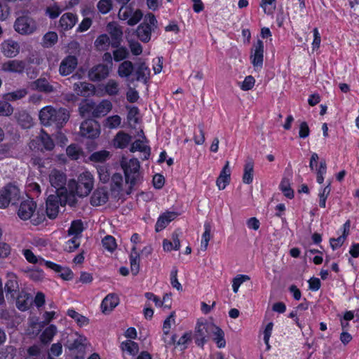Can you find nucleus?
<instances>
[{"label": "nucleus", "mask_w": 359, "mask_h": 359, "mask_svg": "<svg viewBox=\"0 0 359 359\" xmlns=\"http://www.w3.org/2000/svg\"><path fill=\"white\" fill-rule=\"evenodd\" d=\"M231 170L229 168V162L226 161L219 177L216 180V185L219 190H223L230 182Z\"/></svg>", "instance_id": "nucleus-22"}, {"label": "nucleus", "mask_w": 359, "mask_h": 359, "mask_svg": "<svg viewBox=\"0 0 359 359\" xmlns=\"http://www.w3.org/2000/svg\"><path fill=\"white\" fill-rule=\"evenodd\" d=\"M13 28L21 35H30L38 29L36 21L28 13H23L14 22Z\"/></svg>", "instance_id": "nucleus-5"}, {"label": "nucleus", "mask_w": 359, "mask_h": 359, "mask_svg": "<svg viewBox=\"0 0 359 359\" xmlns=\"http://www.w3.org/2000/svg\"><path fill=\"white\" fill-rule=\"evenodd\" d=\"M177 217V213L175 212H166L160 215L158 217L155 229L157 232L164 229L167 225L174 220Z\"/></svg>", "instance_id": "nucleus-29"}, {"label": "nucleus", "mask_w": 359, "mask_h": 359, "mask_svg": "<svg viewBox=\"0 0 359 359\" xmlns=\"http://www.w3.org/2000/svg\"><path fill=\"white\" fill-rule=\"evenodd\" d=\"M250 276L247 275L240 274L233 278L232 280V289L234 293H237L239 287L245 281L249 280Z\"/></svg>", "instance_id": "nucleus-51"}, {"label": "nucleus", "mask_w": 359, "mask_h": 359, "mask_svg": "<svg viewBox=\"0 0 359 359\" xmlns=\"http://www.w3.org/2000/svg\"><path fill=\"white\" fill-rule=\"evenodd\" d=\"M49 182L52 187L55 188L57 191H62L61 194H63V191L68 192V189H65L67 183L66 174L57 169H53L49 174Z\"/></svg>", "instance_id": "nucleus-11"}, {"label": "nucleus", "mask_w": 359, "mask_h": 359, "mask_svg": "<svg viewBox=\"0 0 359 359\" xmlns=\"http://www.w3.org/2000/svg\"><path fill=\"white\" fill-rule=\"evenodd\" d=\"M107 32L114 39H118L122 36L123 32L121 27L116 22H109L107 25Z\"/></svg>", "instance_id": "nucleus-46"}, {"label": "nucleus", "mask_w": 359, "mask_h": 359, "mask_svg": "<svg viewBox=\"0 0 359 359\" xmlns=\"http://www.w3.org/2000/svg\"><path fill=\"white\" fill-rule=\"evenodd\" d=\"M131 152H135L137 151H140L143 154V160H147L149 158L151 149L147 145L146 137L144 136L143 140H137L135 141L130 149Z\"/></svg>", "instance_id": "nucleus-23"}, {"label": "nucleus", "mask_w": 359, "mask_h": 359, "mask_svg": "<svg viewBox=\"0 0 359 359\" xmlns=\"http://www.w3.org/2000/svg\"><path fill=\"white\" fill-rule=\"evenodd\" d=\"M111 41L107 34L100 35L95 41V46L99 50H106L109 48Z\"/></svg>", "instance_id": "nucleus-43"}, {"label": "nucleus", "mask_w": 359, "mask_h": 359, "mask_svg": "<svg viewBox=\"0 0 359 359\" xmlns=\"http://www.w3.org/2000/svg\"><path fill=\"white\" fill-rule=\"evenodd\" d=\"M94 86L87 82L79 81L73 86L74 93L80 96H88L94 91Z\"/></svg>", "instance_id": "nucleus-31"}, {"label": "nucleus", "mask_w": 359, "mask_h": 359, "mask_svg": "<svg viewBox=\"0 0 359 359\" xmlns=\"http://www.w3.org/2000/svg\"><path fill=\"white\" fill-rule=\"evenodd\" d=\"M94 187V177L89 171L79 174L77 180H70L67 184L68 192L65 195V203L74 206L76 203V196L86 197Z\"/></svg>", "instance_id": "nucleus-1"}, {"label": "nucleus", "mask_w": 359, "mask_h": 359, "mask_svg": "<svg viewBox=\"0 0 359 359\" xmlns=\"http://www.w3.org/2000/svg\"><path fill=\"white\" fill-rule=\"evenodd\" d=\"M32 304V297L26 292L22 291L17 297L16 306L20 311L27 310Z\"/></svg>", "instance_id": "nucleus-34"}, {"label": "nucleus", "mask_w": 359, "mask_h": 359, "mask_svg": "<svg viewBox=\"0 0 359 359\" xmlns=\"http://www.w3.org/2000/svg\"><path fill=\"white\" fill-rule=\"evenodd\" d=\"M130 141L131 137L128 134L121 131L114 137L113 144L116 148L123 149L128 145Z\"/></svg>", "instance_id": "nucleus-35"}, {"label": "nucleus", "mask_w": 359, "mask_h": 359, "mask_svg": "<svg viewBox=\"0 0 359 359\" xmlns=\"http://www.w3.org/2000/svg\"><path fill=\"white\" fill-rule=\"evenodd\" d=\"M6 278L8 279L5 285L6 294L7 295L11 294V297L14 298L15 295L19 290L17 276L13 272H8L6 274Z\"/></svg>", "instance_id": "nucleus-27"}, {"label": "nucleus", "mask_w": 359, "mask_h": 359, "mask_svg": "<svg viewBox=\"0 0 359 359\" xmlns=\"http://www.w3.org/2000/svg\"><path fill=\"white\" fill-rule=\"evenodd\" d=\"M330 182L324 187L319 193V205L322 208H325L326 207V200L331 191Z\"/></svg>", "instance_id": "nucleus-48"}, {"label": "nucleus", "mask_w": 359, "mask_h": 359, "mask_svg": "<svg viewBox=\"0 0 359 359\" xmlns=\"http://www.w3.org/2000/svg\"><path fill=\"white\" fill-rule=\"evenodd\" d=\"M57 332V330L56 326L54 325H50L42 332L40 337L41 341L45 344L50 343Z\"/></svg>", "instance_id": "nucleus-40"}, {"label": "nucleus", "mask_w": 359, "mask_h": 359, "mask_svg": "<svg viewBox=\"0 0 359 359\" xmlns=\"http://www.w3.org/2000/svg\"><path fill=\"white\" fill-rule=\"evenodd\" d=\"M25 62L18 60H8L1 65V71L9 73H22L25 69Z\"/></svg>", "instance_id": "nucleus-17"}, {"label": "nucleus", "mask_w": 359, "mask_h": 359, "mask_svg": "<svg viewBox=\"0 0 359 359\" xmlns=\"http://www.w3.org/2000/svg\"><path fill=\"white\" fill-rule=\"evenodd\" d=\"M121 166L123 170L125 178L130 184L135 187L141 183L142 180L140 172V163L137 158H128L122 157L121 160Z\"/></svg>", "instance_id": "nucleus-4"}, {"label": "nucleus", "mask_w": 359, "mask_h": 359, "mask_svg": "<svg viewBox=\"0 0 359 359\" xmlns=\"http://www.w3.org/2000/svg\"><path fill=\"white\" fill-rule=\"evenodd\" d=\"M39 120L45 126H53L57 128H62L67 123L69 115L65 109H55L52 106H46L39 111Z\"/></svg>", "instance_id": "nucleus-2"}, {"label": "nucleus", "mask_w": 359, "mask_h": 359, "mask_svg": "<svg viewBox=\"0 0 359 359\" xmlns=\"http://www.w3.org/2000/svg\"><path fill=\"white\" fill-rule=\"evenodd\" d=\"M109 199V194L105 188L96 189L91 195L90 204L93 206H99L105 204Z\"/></svg>", "instance_id": "nucleus-20"}, {"label": "nucleus", "mask_w": 359, "mask_h": 359, "mask_svg": "<svg viewBox=\"0 0 359 359\" xmlns=\"http://www.w3.org/2000/svg\"><path fill=\"white\" fill-rule=\"evenodd\" d=\"M80 133L81 136L87 138H97L100 134V124L93 119L86 120L81 124Z\"/></svg>", "instance_id": "nucleus-9"}, {"label": "nucleus", "mask_w": 359, "mask_h": 359, "mask_svg": "<svg viewBox=\"0 0 359 359\" xmlns=\"http://www.w3.org/2000/svg\"><path fill=\"white\" fill-rule=\"evenodd\" d=\"M67 315L73 318L79 326H84L88 324V319L73 309L67 311Z\"/></svg>", "instance_id": "nucleus-45"}, {"label": "nucleus", "mask_w": 359, "mask_h": 359, "mask_svg": "<svg viewBox=\"0 0 359 359\" xmlns=\"http://www.w3.org/2000/svg\"><path fill=\"white\" fill-rule=\"evenodd\" d=\"M112 107V103L108 100H103L97 104L93 103L92 115L95 117L104 116L111 111Z\"/></svg>", "instance_id": "nucleus-21"}, {"label": "nucleus", "mask_w": 359, "mask_h": 359, "mask_svg": "<svg viewBox=\"0 0 359 359\" xmlns=\"http://www.w3.org/2000/svg\"><path fill=\"white\" fill-rule=\"evenodd\" d=\"M135 187L134 184H130L128 182L127 179L125 178L123 180V176L120 173H115L111 177L110 189L111 193L116 196L129 195Z\"/></svg>", "instance_id": "nucleus-6"}, {"label": "nucleus", "mask_w": 359, "mask_h": 359, "mask_svg": "<svg viewBox=\"0 0 359 359\" xmlns=\"http://www.w3.org/2000/svg\"><path fill=\"white\" fill-rule=\"evenodd\" d=\"M172 240L164 239L163 241V248L165 252H170L172 250H178L180 248V241L179 238V233L174 232L172 234Z\"/></svg>", "instance_id": "nucleus-32"}, {"label": "nucleus", "mask_w": 359, "mask_h": 359, "mask_svg": "<svg viewBox=\"0 0 359 359\" xmlns=\"http://www.w3.org/2000/svg\"><path fill=\"white\" fill-rule=\"evenodd\" d=\"M83 230V222L81 220H75L72 222L68 233L69 235H74L75 237H78Z\"/></svg>", "instance_id": "nucleus-50"}, {"label": "nucleus", "mask_w": 359, "mask_h": 359, "mask_svg": "<svg viewBox=\"0 0 359 359\" xmlns=\"http://www.w3.org/2000/svg\"><path fill=\"white\" fill-rule=\"evenodd\" d=\"M210 334L213 335V340L216 343L218 348H224L226 341L224 339V333L221 328L214 324H210L208 327Z\"/></svg>", "instance_id": "nucleus-26"}, {"label": "nucleus", "mask_w": 359, "mask_h": 359, "mask_svg": "<svg viewBox=\"0 0 359 359\" xmlns=\"http://www.w3.org/2000/svg\"><path fill=\"white\" fill-rule=\"evenodd\" d=\"M57 34L55 32H49L46 33L43 38V43L46 47H50L57 41Z\"/></svg>", "instance_id": "nucleus-52"}, {"label": "nucleus", "mask_w": 359, "mask_h": 359, "mask_svg": "<svg viewBox=\"0 0 359 359\" xmlns=\"http://www.w3.org/2000/svg\"><path fill=\"white\" fill-rule=\"evenodd\" d=\"M157 27V20L152 13L144 16L143 22L137 27V36L142 42H148L151 39V32Z\"/></svg>", "instance_id": "nucleus-7"}, {"label": "nucleus", "mask_w": 359, "mask_h": 359, "mask_svg": "<svg viewBox=\"0 0 359 359\" xmlns=\"http://www.w3.org/2000/svg\"><path fill=\"white\" fill-rule=\"evenodd\" d=\"M105 93L109 96H116L120 91L119 83L114 79H109L104 85Z\"/></svg>", "instance_id": "nucleus-41"}, {"label": "nucleus", "mask_w": 359, "mask_h": 359, "mask_svg": "<svg viewBox=\"0 0 359 359\" xmlns=\"http://www.w3.org/2000/svg\"><path fill=\"white\" fill-rule=\"evenodd\" d=\"M2 191L12 203H15L20 196V189L16 186L12 184L6 186Z\"/></svg>", "instance_id": "nucleus-36"}, {"label": "nucleus", "mask_w": 359, "mask_h": 359, "mask_svg": "<svg viewBox=\"0 0 359 359\" xmlns=\"http://www.w3.org/2000/svg\"><path fill=\"white\" fill-rule=\"evenodd\" d=\"M33 89L43 92L46 93H50L57 90V86H55L49 83V81L44 77H41L32 83Z\"/></svg>", "instance_id": "nucleus-24"}, {"label": "nucleus", "mask_w": 359, "mask_h": 359, "mask_svg": "<svg viewBox=\"0 0 359 359\" xmlns=\"http://www.w3.org/2000/svg\"><path fill=\"white\" fill-rule=\"evenodd\" d=\"M177 269L173 268L170 272V283L172 287L175 288L177 291L182 290V286L177 279Z\"/></svg>", "instance_id": "nucleus-61"}, {"label": "nucleus", "mask_w": 359, "mask_h": 359, "mask_svg": "<svg viewBox=\"0 0 359 359\" xmlns=\"http://www.w3.org/2000/svg\"><path fill=\"white\" fill-rule=\"evenodd\" d=\"M175 323V313L172 312L170 316L165 320L163 326L164 334L167 335L170 333V330Z\"/></svg>", "instance_id": "nucleus-60"}, {"label": "nucleus", "mask_w": 359, "mask_h": 359, "mask_svg": "<svg viewBox=\"0 0 359 359\" xmlns=\"http://www.w3.org/2000/svg\"><path fill=\"white\" fill-rule=\"evenodd\" d=\"M97 8L103 14L109 13L112 8L111 0H100L97 4Z\"/></svg>", "instance_id": "nucleus-63"}, {"label": "nucleus", "mask_w": 359, "mask_h": 359, "mask_svg": "<svg viewBox=\"0 0 359 359\" xmlns=\"http://www.w3.org/2000/svg\"><path fill=\"white\" fill-rule=\"evenodd\" d=\"M131 242L134 244L131 249L130 255V270L133 275H137L140 271V255L137 251L136 244L140 243V237L138 233H133L130 238Z\"/></svg>", "instance_id": "nucleus-12"}, {"label": "nucleus", "mask_w": 359, "mask_h": 359, "mask_svg": "<svg viewBox=\"0 0 359 359\" xmlns=\"http://www.w3.org/2000/svg\"><path fill=\"white\" fill-rule=\"evenodd\" d=\"M27 94V91L25 88L16 90L13 92L6 93L3 95L4 100L8 102H14L25 97Z\"/></svg>", "instance_id": "nucleus-39"}, {"label": "nucleus", "mask_w": 359, "mask_h": 359, "mask_svg": "<svg viewBox=\"0 0 359 359\" xmlns=\"http://www.w3.org/2000/svg\"><path fill=\"white\" fill-rule=\"evenodd\" d=\"M86 341V338L83 336L79 335L76 334V338H75L72 341H69L68 348L70 351H79L81 353L80 355H76V359H83L84 346Z\"/></svg>", "instance_id": "nucleus-25"}, {"label": "nucleus", "mask_w": 359, "mask_h": 359, "mask_svg": "<svg viewBox=\"0 0 359 359\" xmlns=\"http://www.w3.org/2000/svg\"><path fill=\"white\" fill-rule=\"evenodd\" d=\"M13 113V107L6 100H0V116H9Z\"/></svg>", "instance_id": "nucleus-57"}, {"label": "nucleus", "mask_w": 359, "mask_h": 359, "mask_svg": "<svg viewBox=\"0 0 359 359\" xmlns=\"http://www.w3.org/2000/svg\"><path fill=\"white\" fill-rule=\"evenodd\" d=\"M280 189L286 197L289 198H292L294 197V191L290 187L289 179L283 178L281 180L280 184Z\"/></svg>", "instance_id": "nucleus-47"}, {"label": "nucleus", "mask_w": 359, "mask_h": 359, "mask_svg": "<svg viewBox=\"0 0 359 359\" xmlns=\"http://www.w3.org/2000/svg\"><path fill=\"white\" fill-rule=\"evenodd\" d=\"M121 348L123 351H127L130 354L135 355L138 351V345L131 340H128L122 342Z\"/></svg>", "instance_id": "nucleus-53"}, {"label": "nucleus", "mask_w": 359, "mask_h": 359, "mask_svg": "<svg viewBox=\"0 0 359 359\" xmlns=\"http://www.w3.org/2000/svg\"><path fill=\"white\" fill-rule=\"evenodd\" d=\"M251 62L255 68H262L264 60V44L260 40L255 43L251 50Z\"/></svg>", "instance_id": "nucleus-14"}, {"label": "nucleus", "mask_w": 359, "mask_h": 359, "mask_svg": "<svg viewBox=\"0 0 359 359\" xmlns=\"http://www.w3.org/2000/svg\"><path fill=\"white\" fill-rule=\"evenodd\" d=\"M109 157V152L106 150H102L93 153L90 159L95 162H103L108 159Z\"/></svg>", "instance_id": "nucleus-55"}, {"label": "nucleus", "mask_w": 359, "mask_h": 359, "mask_svg": "<svg viewBox=\"0 0 359 359\" xmlns=\"http://www.w3.org/2000/svg\"><path fill=\"white\" fill-rule=\"evenodd\" d=\"M17 214L22 220L30 219L34 225L42 223L46 219L43 210H37L36 203L30 198L20 203Z\"/></svg>", "instance_id": "nucleus-3"}, {"label": "nucleus", "mask_w": 359, "mask_h": 359, "mask_svg": "<svg viewBox=\"0 0 359 359\" xmlns=\"http://www.w3.org/2000/svg\"><path fill=\"white\" fill-rule=\"evenodd\" d=\"M78 59L74 55L65 57L60 62L59 73L61 76H67L72 74L76 68Z\"/></svg>", "instance_id": "nucleus-15"}, {"label": "nucleus", "mask_w": 359, "mask_h": 359, "mask_svg": "<svg viewBox=\"0 0 359 359\" xmlns=\"http://www.w3.org/2000/svg\"><path fill=\"white\" fill-rule=\"evenodd\" d=\"M150 69L144 61L139 60L135 65L134 75L136 80L147 83L150 77Z\"/></svg>", "instance_id": "nucleus-18"}, {"label": "nucleus", "mask_w": 359, "mask_h": 359, "mask_svg": "<svg viewBox=\"0 0 359 359\" xmlns=\"http://www.w3.org/2000/svg\"><path fill=\"white\" fill-rule=\"evenodd\" d=\"M128 55V50L124 47H120L113 52V56L115 61H121L126 59Z\"/></svg>", "instance_id": "nucleus-64"}, {"label": "nucleus", "mask_w": 359, "mask_h": 359, "mask_svg": "<svg viewBox=\"0 0 359 359\" xmlns=\"http://www.w3.org/2000/svg\"><path fill=\"white\" fill-rule=\"evenodd\" d=\"M135 66L128 60H126L120 64L118 68V74L120 77H128L134 71Z\"/></svg>", "instance_id": "nucleus-38"}, {"label": "nucleus", "mask_w": 359, "mask_h": 359, "mask_svg": "<svg viewBox=\"0 0 359 359\" xmlns=\"http://www.w3.org/2000/svg\"><path fill=\"white\" fill-rule=\"evenodd\" d=\"M211 238V226L210 223L206 222L204 224V232L201 241L200 250L201 251L205 252L207 250Z\"/></svg>", "instance_id": "nucleus-37"}, {"label": "nucleus", "mask_w": 359, "mask_h": 359, "mask_svg": "<svg viewBox=\"0 0 359 359\" xmlns=\"http://www.w3.org/2000/svg\"><path fill=\"white\" fill-rule=\"evenodd\" d=\"M97 172L100 180L103 183L109 182L110 178V171L107 166L100 165L97 168Z\"/></svg>", "instance_id": "nucleus-56"}, {"label": "nucleus", "mask_w": 359, "mask_h": 359, "mask_svg": "<svg viewBox=\"0 0 359 359\" xmlns=\"http://www.w3.org/2000/svg\"><path fill=\"white\" fill-rule=\"evenodd\" d=\"M61 12H62V9L57 4H54L53 6H48L46 9V13L51 19H55L57 17H58L59 15L61 13Z\"/></svg>", "instance_id": "nucleus-62"}, {"label": "nucleus", "mask_w": 359, "mask_h": 359, "mask_svg": "<svg viewBox=\"0 0 359 359\" xmlns=\"http://www.w3.org/2000/svg\"><path fill=\"white\" fill-rule=\"evenodd\" d=\"M119 304V298L114 293L107 294L102 300L100 308L104 314L110 313Z\"/></svg>", "instance_id": "nucleus-19"}, {"label": "nucleus", "mask_w": 359, "mask_h": 359, "mask_svg": "<svg viewBox=\"0 0 359 359\" xmlns=\"http://www.w3.org/2000/svg\"><path fill=\"white\" fill-rule=\"evenodd\" d=\"M255 83V79L252 76H247L244 81L239 84L241 90L248 91L251 90Z\"/></svg>", "instance_id": "nucleus-59"}, {"label": "nucleus", "mask_w": 359, "mask_h": 359, "mask_svg": "<svg viewBox=\"0 0 359 359\" xmlns=\"http://www.w3.org/2000/svg\"><path fill=\"white\" fill-rule=\"evenodd\" d=\"M67 155L72 160H77L81 155V149L76 144H70L66 149Z\"/></svg>", "instance_id": "nucleus-49"}, {"label": "nucleus", "mask_w": 359, "mask_h": 359, "mask_svg": "<svg viewBox=\"0 0 359 359\" xmlns=\"http://www.w3.org/2000/svg\"><path fill=\"white\" fill-rule=\"evenodd\" d=\"M65 198V197L64 196ZM59 204L65 205V199L62 201L59 194L50 195L46 200V214L50 219H55L59 212Z\"/></svg>", "instance_id": "nucleus-10"}, {"label": "nucleus", "mask_w": 359, "mask_h": 359, "mask_svg": "<svg viewBox=\"0 0 359 359\" xmlns=\"http://www.w3.org/2000/svg\"><path fill=\"white\" fill-rule=\"evenodd\" d=\"M121 121L118 115L110 116L104 121V126L109 129H116L120 126Z\"/></svg>", "instance_id": "nucleus-44"}, {"label": "nucleus", "mask_w": 359, "mask_h": 359, "mask_svg": "<svg viewBox=\"0 0 359 359\" xmlns=\"http://www.w3.org/2000/svg\"><path fill=\"white\" fill-rule=\"evenodd\" d=\"M118 16L121 20H126L128 25L134 26L141 20L143 13L138 8H134L131 6H125L119 9Z\"/></svg>", "instance_id": "nucleus-8"}, {"label": "nucleus", "mask_w": 359, "mask_h": 359, "mask_svg": "<svg viewBox=\"0 0 359 359\" xmlns=\"http://www.w3.org/2000/svg\"><path fill=\"white\" fill-rule=\"evenodd\" d=\"M1 49L4 56L11 58L18 55L20 46L18 41L7 39L1 43Z\"/></svg>", "instance_id": "nucleus-16"}, {"label": "nucleus", "mask_w": 359, "mask_h": 359, "mask_svg": "<svg viewBox=\"0 0 359 359\" xmlns=\"http://www.w3.org/2000/svg\"><path fill=\"white\" fill-rule=\"evenodd\" d=\"M16 118L18 123L25 128H29L32 124L31 116L25 111H21L16 114Z\"/></svg>", "instance_id": "nucleus-42"}, {"label": "nucleus", "mask_w": 359, "mask_h": 359, "mask_svg": "<svg viewBox=\"0 0 359 359\" xmlns=\"http://www.w3.org/2000/svg\"><path fill=\"white\" fill-rule=\"evenodd\" d=\"M102 245L109 252H113L116 248L114 238L111 236H107L102 239Z\"/></svg>", "instance_id": "nucleus-58"}, {"label": "nucleus", "mask_w": 359, "mask_h": 359, "mask_svg": "<svg viewBox=\"0 0 359 359\" xmlns=\"http://www.w3.org/2000/svg\"><path fill=\"white\" fill-rule=\"evenodd\" d=\"M111 66L104 64H98L93 66L88 71V78L90 81L97 82L105 79L109 75Z\"/></svg>", "instance_id": "nucleus-13"}, {"label": "nucleus", "mask_w": 359, "mask_h": 359, "mask_svg": "<svg viewBox=\"0 0 359 359\" xmlns=\"http://www.w3.org/2000/svg\"><path fill=\"white\" fill-rule=\"evenodd\" d=\"M77 22V17L72 13L63 14L59 21V27L63 30H69L74 27Z\"/></svg>", "instance_id": "nucleus-30"}, {"label": "nucleus", "mask_w": 359, "mask_h": 359, "mask_svg": "<svg viewBox=\"0 0 359 359\" xmlns=\"http://www.w3.org/2000/svg\"><path fill=\"white\" fill-rule=\"evenodd\" d=\"M145 297L148 300L152 301L157 307L163 306L165 309H170L171 307V298L169 294H165L163 300L151 292L145 293Z\"/></svg>", "instance_id": "nucleus-28"}, {"label": "nucleus", "mask_w": 359, "mask_h": 359, "mask_svg": "<svg viewBox=\"0 0 359 359\" xmlns=\"http://www.w3.org/2000/svg\"><path fill=\"white\" fill-rule=\"evenodd\" d=\"M39 139L46 150H52L54 148L55 144L48 133L41 131Z\"/></svg>", "instance_id": "nucleus-54"}, {"label": "nucleus", "mask_w": 359, "mask_h": 359, "mask_svg": "<svg viewBox=\"0 0 359 359\" xmlns=\"http://www.w3.org/2000/svg\"><path fill=\"white\" fill-rule=\"evenodd\" d=\"M253 172H254V162L252 159L248 158L245 161L243 175V182L246 184H250L253 181Z\"/></svg>", "instance_id": "nucleus-33"}]
</instances>
